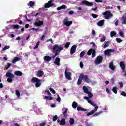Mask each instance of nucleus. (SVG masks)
Segmentation results:
<instances>
[{
	"instance_id": "1",
	"label": "nucleus",
	"mask_w": 126,
	"mask_h": 126,
	"mask_svg": "<svg viewBox=\"0 0 126 126\" xmlns=\"http://www.w3.org/2000/svg\"><path fill=\"white\" fill-rule=\"evenodd\" d=\"M82 80H84L86 83H89L90 82V79L87 75H84L83 73H81L77 81V85H80Z\"/></svg>"
},
{
	"instance_id": "2",
	"label": "nucleus",
	"mask_w": 126,
	"mask_h": 126,
	"mask_svg": "<svg viewBox=\"0 0 126 126\" xmlns=\"http://www.w3.org/2000/svg\"><path fill=\"white\" fill-rule=\"evenodd\" d=\"M63 50V47L62 45H59L58 44H55L52 48L53 53H56L60 55V53Z\"/></svg>"
},
{
	"instance_id": "3",
	"label": "nucleus",
	"mask_w": 126,
	"mask_h": 126,
	"mask_svg": "<svg viewBox=\"0 0 126 126\" xmlns=\"http://www.w3.org/2000/svg\"><path fill=\"white\" fill-rule=\"evenodd\" d=\"M41 80L38 79L36 77H32L31 82H32L33 83H35V87H40L41 86L42 83H41Z\"/></svg>"
},
{
	"instance_id": "4",
	"label": "nucleus",
	"mask_w": 126,
	"mask_h": 126,
	"mask_svg": "<svg viewBox=\"0 0 126 126\" xmlns=\"http://www.w3.org/2000/svg\"><path fill=\"white\" fill-rule=\"evenodd\" d=\"M5 76L6 77H8V78L7 79V81L9 83H11V82H12V78H14L15 77L14 74L9 72H6Z\"/></svg>"
},
{
	"instance_id": "5",
	"label": "nucleus",
	"mask_w": 126,
	"mask_h": 126,
	"mask_svg": "<svg viewBox=\"0 0 126 126\" xmlns=\"http://www.w3.org/2000/svg\"><path fill=\"white\" fill-rule=\"evenodd\" d=\"M103 62V56H97L95 60H94V63L96 65L100 64Z\"/></svg>"
},
{
	"instance_id": "6",
	"label": "nucleus",
	"mask_w": 126,
	"mask_h": 126,
	"mask_svg": "<svg viewBox=\"0 0 126 126\" xmlns=\"http://www.w3.org/2000/svg\"><path fill=\"white\" fill-rule=\"evenodd\" d=\"M105 19H110L111 17H113V15L110 11H106L103 13Z\"/></svg>"
},
{
	"instance_id": "7",
	"label": "nucleus",
	"mask_w": 126,
	"mask_h": 126,
	"mask_svg": "<svg viewBox=\"0 0 126 126\" xmlns=\"http://www.w3.org/2000/svg\"><path fill=\"white\" fill-rule=\"evenodd\" d=\"M54 2V0H49L48 3H46L44 5V7L45 8H49V7H52V6H54L55 5V3H53Z\"/></svg>"
},
{
	"instance_id": "8",
	"label": "nucleus",
	"mask_w": 126,
	"mask_h": 126,
	"mask_svg": "<svg viewBox=\"0 0 126 126\" xmlns=\"http://www.w3.org/2000/svg\"><path fill=\"white\" fill-rule=\"evenodd\" d=\"M64 74L66 79L68 80H71V73L70 72H67V68L65 69Z\"/></svg>"
},
{
	"instance_id": "9",
	"label": "nucleus",
	"mask_w": 126,
	"mask_h": 126,
	"mask_svg": "<svg viewBox=\"0 0 126 126\" xmlns=\"http://www.w3.org/2000/svg\"><path fill=\"white\" fill-rule=\"evenodd\" d=\"M63 24L68 27L72 24V21H68V18L66 17L63 20Z\"/></svg>"
},
{
	"instance_id": "10",
	"label": "nucleus",
	"mask_w": 126,
	"mask_h": 126,
	"mask_svg": "<svg viewBox=\"0 0 126 126\" xmlns=\"http://www.w3.org/2000/svg\"><path fill=\"white\" fill-rule=\"evenodd\" d=\"M114 52H115L114 49H107L104 51V54L106 56H111V53H114Z\"/></svg>"
},
{
	"instance_id": "11",
	"label": "nucleus",
	"mask_w": 126,
	"mask_h": 126,
	"mask_svg": "<svg viewBox=\"0 0 126 126\" xmlns=\"http://www.w3.org/2000/svg\"><path fill=\"white\" fill-rule=\"evenodd\" d=\"M99 108L98 106H96L95 107H94V109L92 110L91 112H88L87 114V116H91V115H93V114L95 113V112H97V110H98V108Z\"/></svg>"
},
{
	"instance_id": "12",
	"label": "nucleus",
	"mask_w": 126,
	"mask_h": 126,
	"mask_svg": "<svg viewBox=\"0 0 126 126\" xmlns=\"http://www.w3.org/2000/svg\"><path fill=\"white\" fill-rule=\"evenodd\" d=\"M76 48H77V46L74 45H73L70 49V55H73L76 51Z\"/></svg>"
},
{
	"instance_id": "13",
	"label": "nucleus",
	"mask_w": 126,
	"mask_h": 126,
	"mask_svg": "<svg viewBox=\"0 0 126 126\" xmlns=\"http://www.w3.org/2000/svg\"><path fill=\"white\" fill-rule=\"evenodd\" d=\"M43 60L45 63H50L52 61V57L45 56L43 57Z\"/></svg>"
},
{
	"instance_id": "14",
	"label": "nucleus",
	"mask_w": 126,
	"mask_h": 126,
	"mask_svg": "<svg viewBox=\"0 0 126 126\" xmlns=\"http://www.w3.org/2000/svg\"><path fill=\"white\" fill-rule=\"evenodd\" d=\"M82 4H86V5H87L88 6H92V5H93V2H89L87 0H83Z\"/></svg>"
},
{
	"instance_id": "15",
	"label": "nucleus",
	"mask_w": 126,
	"mask_h": 126,
	"mask_svg": "<svg viewBox=\"0 0 126 126\" xmlns=\"http://www.w3.org/2000/svg\"><path fill=\"white\" fill-rule=\"evenodd\" d=\"M60 63H61V58L59 57H57L55 59V61L54 62V63L57 65L60 66L61 65V64Z\"/></svg>"
},
{
	"instance_id": "16",
	"label": "nucleus",
	"mask_w": 126,
	"mask_h": 126,
	"mask_svg": "<svg viewBox=\"0 0 126 126\" xmlns=\"http://www.w3.org/2000/svg\"><path fill=\"white\" fill-rule=\"evenodd\" d=\"M120 67L122 68L123 71H125V69H126V64L124 62H121L120 63Z\"/></svg>"
},
{
	"instance_id": "17",
	"label": "nucleus",
	"mask_w": 126,
	"mask_h": 126,
	"mask_svg": "<svg viewBox=\"0 0 126 126\" xmlns=\"http://www.w3.org/2000/svg\"><path fill=\"white\" fill-rule=\"evenodd\" d=\"M43 74H44V71L41 70H38L36 73V76L38 77H42Z\"/></svg>"
},
{
	"instance_id": "18",
	"label": "nucleus",
	"mask_w": 126,
	"mask_h": 126,
	"mask_svg": "<svg viewBox=\"0 0 126 126\" xmlns=\"http://www.w3.org/2000/svg\"><path fill=\"white\" fill-rule=\"evenodd\" d=\"M109 68H110L111 70H115V69H116V66L114 65V62H112L109 63Z\"/></svg>"
},
{
	"instance_id": "19",
	"label": "nucleus",
	"mask_w": 126,
	"mask_h": 126,
	"mask_svg": "<svg viewBox=\"0 0 126 126\" xmlns=\"http://www.w3.org/2000/svg\"><path fill=\"white\" fill-rule=\"evenodd\" d=\"M14 74L17 76H22L23 75L22 72L18 70L15 71Z\"/></svg>"
},
{
	"instance_id": "20",
	"label": "nucleus",
	"mask_w": 126,
	"mask_h": 126,
	"mask_svg": "<svg viewBox=\"0 0 126 126\" xmlns=\"http://www.w3.org/2000/svg\"><path fill=\"white\" fill-rule=\"evenodd\" d=\"M43 24H44V23H43L42 21H38V22H36L34 23V25L35 26H42V25H43Z\"/></svg>"
},
{
	"instance_id": "21",
	"label": "nucleus",
	"mask_w": 126,
	"mask_h": 126,
	"mask_svg": "<svg viewBox=\"0 0 126 126\" xmlns=\"http://www.w3.org/2000/svg\"><path fill=\"white\" fill-rule=\"evenodd\" d=\"M63 110L64 111V112H63V115L64 117H66V116H67V108H63Z\"/></svg>"
},
{
	"instance_id": "22",
	"label": "nucleus",
	"mask_w": 126,
	"mask_h": 126,
	"mask_svg": "<svg viewBox=\"0 0 126 126\" xmlns=\"http://www.w3.org/2000/svg\"><path fill=\"white\" fill-rule=\"evenodd\" d=\"M104 23H105V20H100L97 23V25L98 26H103Z\"/></svg>"
},
{
	"instance_id": "23",
	"label": "nucleus",
	"mask_w": 126,
	"mask_h": 126,
	"mask_svg": "<svg viewBox=\"0 0 126 126\" xmlns=\"http://www.w3.org/2000/svg\"><path fill=\"white\" fill-rule=\"evenodd\" d=\"M88 102L89 103V104H91L93 107H97V104L96 103H94V102L92 101V100L89 99L88 100Z\"/></svg>"
},
{
	"instance_id": "24",
	"label": "nucleus",
	"mask_w": 126,
	"mask_h": 126,
	"mask_svg": "<svg viewBox=\"0 0 126 126\" xmlns=\"http://www.w3.org/2000/svg\"><path fill=\"white\" fill-rule=\"evenodd\" d=\"M83 90L84 93H86V94H87V93H89V91H88V88H87V87L85 86H83Z\"/></svg>"
},
{
	"instance_id": "25",
	"label": "nucleus",
	"mask_w": 126,
	"mask_h": 126,
	"mask_svg": "<svg viewBox=\"0 0 126 126\" xmlns=\"http://www.w3.org/2000/svg\"><path fill=\"white\" fill-rule=\"evenodd\" d=\"M66 8V6L65 5H62L61 6L58 7L57 8V10H61V9H65Z\"/></svg>"
},
{
	"instance_id": "26",
	"label": "nucleus",
	"mask_w": 126,
	"mask_h": 126,
	"mask_svg": "<svg viewBox=\"0 0 126 126\" xmlns=\"http://www.w3.org/2000/svg\"><path fill=\"white\" fill-rule=\"evenodd\" d=\"M20 58L15 57L12 62L13 63H16V62H18V61H20Z\"/></svg>"
},
{
	"instance_id": "27",
	"label": "nucleus",
	"mask_w": 126,
	"mask_h": 126,
	"mask_svg": "<svg viewBox=\"0 0 126 126\" xmlns=\"http://www.w3.org/2000/svg\"><path fill=\"white\" fill-rule=\"evenodd\" d=\"M60 126H64L65 125V119H63L60 122Z\"/></svg>"
},
{
	"instance_id": "28",
	"label": "nucleus",
	"mask_w": 126,
	"mask_h": 126,
	"mask_svg": "<svg viewBox=\"0 0 126 126\" xmlns=\"http://www.w3.org/2000/svg\"><path fill=\"white\" fill-rule=\"evenodd\" d=\"M72 107V108H73V109H76V108L77 107V103H76V102H73Z\"/></svg>"
},
{
	"instance_id": "29",
	"label": "nucleus",
	"mask_w": 126,
	"mask_h": 126,
	"mask_svg": "<svg viewBox=\"0 0 126 126\" xmlns=\"http://www.w3.org/2000/svg\"><path fill=\"white\" fill-rule=\"evenodd\" d=\"M69 124L71 126L74 125V119L73 118H70Z\"/></svg>"
},
{
	"instance_id": "30",
	"label": "nucleus",
	"mask_w": 126,
	"mask_h": 126,
	"mask_svg": "<svg viewBox=\"0 0 126 126\" xmlns=\"http://www.w3.org/2000/svg\"><path fill=\"white\" fill-rule=\"evenodd\" d=\"M94 51V49H90L88 52H87V54L88 56H91V54H92L93 53V51Z\"/></svg>"
},
{
	"instance_id": "31",
	"label": "nucleus",
	"mask_w": 126,
	"mask_h": 126,
	"mask_svg": "<svg viewBox=\"0 0 126 126\" xmlns=\"http://www.w3.org/2000/svg\"><path fill=\"white\" fill-rule=\"evenodd\" d=\"M103 111H99V112H96V113L94 114V117H97L98 116H100V115H101V114H102Z\"/></svg>"
},
{
	"instance_id": "32",
	"label": "nucleus",
	"mask_w": 126,
	"mask_h": 126,
	"mask_svg": "<svg viewBox=\"0 0 126 126\" xmlns=\"http://www.w3.org/2000/svg\"><path fill=\"white\" fill-rule=\"evenodd\" d=\"M117 90H118V88H117L116 87H114L112 89V91L114 93H115V94H117V93H118Z\"/></svg>"
},
{
	"instance_id": "33",
	"label": "nucleus",
	"mask_w": 126,
	"mask_h": 126,
	"mask_svg": "<svg viewBox=\"0 0 126 126\" xmlns=\"http://www.w3.org/2000/svg\"><path fill=\"white\" fill-rule=\"evenodd\" d=\"M117 35V33L116 32L112 31L110 32V36L111 37H114V36H116Z\"/></svg>"
},
{
	"instance_id": "34",
	"label": "nucleus",
	"mask_w": 126,
	"mask_h": 126,
	"mask_svg": "<svg viewBox=\"0 0 126 126\" xmlns=\"http://www.w3.org/2000/svg\"><path fill=\"white\" fill-rule=\"evenodd\" d=\"M122 19L123 21H122V24H126V16H123L122 17Z\"/></svg>"
},
{
	"instance_id": "35",
	"label": "nucleus",
	"mask_w": 126,
	"mask_h": 126,
	"mask_svg": "<svg viewBox=\"0 0 126 126\" xmlns=\"http://www.w3.org/2000/svg\"><path fill=\"white\" fill-rule=\"evenodd\" d=\"M69 45H70V42H66L64 45V48H66V49H68V48L69 47Z\"/></svg>"
},
{
	"instance_id": "36",
	"label": "nucleus",
	"mask_w": 126,
	"mask_h": 126,
	"mask_svg": "<svg viewBox=\"0 0 126 126\" xmlns=\"http://www.w3.org/2000/svg\"><path fill=\"white\" fill-rule=\"evenodd\" d=\"M95 53H96V50L94 49L92 54V58H95V57H96Z\"/></svg>"
},
{
	"instance_id": "37",
	"label": "nucleus",
	"mask_w": 126,
	"mask_h": 126,
	"mask_svg": "<svg viewBox=\"0 0 126 126\" xmlns=\"http://www.w3.org/2000/svg\"><path fill=\"white\" fill-rule=\"evenodd\" d=\"M44 99H46V100H53V97L45 96Z\"/></svg>"
},
{
	"instance_id": "38",
	"label": "nucleus",
	"mask_w": 126,
	"mask_h": 126,
	"mask_svg": "<svg viewBox=\"0 0 126 126\" xmlns=\"http://www.w3.org/2000/svg\"><path fill=\"white\" fill-rule=\"evenodd\" d=\"M46 35H47V33L45 32L43 35H42L41 37V41H44V40H45V37H46Z\"/></svg>"
},
{
	"instance_id": "39",
	"label": "nucleus",
	"mask_w": 126,
	"mask_h": 126,
	"mask_svg": "<svg viewBox=\"0 0 126 126\" xmlns=\"http://www.w3.org/2000/svg\"><path fill=\"white\" fill-rule=\"evenodd\" d=\"M116 41H117V43H122V42H123V40L120 38H116Z\"/></svg>"
},
{
	"instance_id": "40",
	"label": "nucleus",
	"mask_w": 126,
	"mask_h": 126,
	"mask_svg": "<svg viewBox=\"0 0 126 126\" xmlns=\"http://www.w3.org/2000/svg\"><path fill=\"white\" fill-rule=\"evenodd\" d=\"M106 40V36H103L102 37L100 38V42H105Z\"/></svg>"
},
{
	"instance_id": "41",
	"label": "nucleus",
	"mask_w": 126,
	"mask_h": 126,
	"mask_svg": "<svg viewBox=\"0 0 126 126\" xmlns=\"http://www.w3.org/2000/svg\"><path fill=\"white\" fill-rule=\"evenodd\" d=\"M10 47L9 46L6 45L4 47V48L2 49V51H5V50H8Z\"/></svg>"
},
{
	"instance_id": "42",
	"label": "nucleus",
	"mask_w": 126,
	"mask_h": 126,
	"mask_svg": "<svg viewBox=\"0 0 126 126\" xmlns=\"http://www.w3.org/2000/svg\"><path fill=\"white\" fill-rule=\"evenodd\" d=\"M87 94H88L89 98H92V97H93V94L90 92H89V93H87Z\"/></svg>"
},
{
	"instance_id": "43",
	"label": "nucleus",
	"mask_w": 126,
	"mask_h": 126,
	"mask_svg": "<svg viewBox=\"0 0 126 126\" xmlns=\"http://www.w3.org/2000/svg\"><path fill=\"white\" fill-rule=\"evenodd\" d=\"M84 55H85V52L82 51L80 54V58H83V57H84Z\"/></svg>"
},
{
	"instance_id": "44",
	"label": "nucleus",
	"mask_w": 126,
	"mask_h": 126,
	"mask_svg": "<svg viewBox=\"0 0 126 126\" xmlns=\"http://www.w3.org/2000/svg\"><path fill=\"white\" fill-rule=\"evenodd\" d=\"M34 4H35V3L33 1H30L29 2V5L31 6V7H32V6H33V5H34Z\"/></svg>"
},
{
	"instance_id": "45",
	"label": "nucleus",
	"mask_w": 126,
	"mask_h": 126,
	"mask_svg": "<svg viewBox=\"0 0 126 126\" xmlns=\"http://www.w3.org/2000/svg\"><path fill=\"white\" fill-rule=\"evenodd\" d=\"M16 95L18 96V97H20V93H19V91H18L17 90H16Z\"/></svg>"
},
{
	"instance_id": "46",
	"label": "nucleus",
	"mask_w": 126,
	"mask_h": 126,
	"mask_svg": "<svg viewBox=\"0 0 126 126\" xmlns=\"http://www.w3.org/2000/svg\"><path fill=\"white\" fill-rule=\"evenodd\" d=\"M119 35L120 36H121V37H125V34L124 33V32H122V31H120L119 32Z\"/></svg>"
},
{
	"instance_id": "47",
	"label": "nucleus",
	"mask_w": 126,
	"mask_h": 126,
	"mask_svg": "<svg viewBox=\"0 0 126 126\" xmlns=\"http://www.w3.org/2000/svg\"><path fill=\"white\" fill-rule=\"evenodd\" d=\"M49 90L51 92H52L53 94H56V91L53 88H50Z\"/></svg>"
},
{
	"instance_id": "48",
	"label": "nucleus",
	"mask_w": 126,
	"mask_h": 126,
	"mask_svg": "<svg viewBox=\"0 0 126 126\" xmlns=\"http://www.w3.org/2000/svg\"><path fill=\"white\" fill-rule=\"evenodd\" d=\"M40 44V41H38L36 44L35 46L34 47L33 49L35 50V49L38 48V47H39V44Z\"/></svg>"
},
{
	"instance_id": "49",
	"label": "nucleus",
	"mask_w": 126,
	"mask_h": 126,
	"mask_svg": "<svg viewBox=\"0 0 126 126\" xmlns=\"http://www.w3.org/2000/svg\"><path fill=\"white\" fill-rule=\"evenodd\" d=\"M13 28H14V29H19V25H14Z\"/></svg>"
},
{
	"instance_id": "50",
	"label": "nucleus",
	"mask_w": 126,
	"mask_h": 126,
	"mask_svg": "<svg viewBox=\"0 0 126 126\" xmlns=\"http://www.w3.org/2000/svg\"><path fill=\"white\" fill-rule=\"evenodd\" d=\"M55 54L54 55L52 56V59H55L57 57V56H60V54H58V53H57V52H54Z\"/></svg>"
},
{
	"instance_id": "51",
	"label": "nucleus",
	"mask_w": 126,
	"mask_h": 126,
	"mask_svg": "<svg viewBox=\"0 0 126 126\" xmlns=\"http://www.w3.org/2000/svg\"><path fill=\"white\" fill-rule=\"evenodd\" d=\"M58 120V115H55L53 117V122H56Z\"/></svg>"
},
{
	"instance_id": "52",
	"label": "nucleus",
	"mask_w": 126,
	"mask_h": 126,
	"mask_svg": "<svg viewBox=\"0 0 126 126\" xmlns=\"http://www.w3.org/2000/svg\"><path fill=\"white\" fill-rule=\"evenodd\" d=\"M46 93H47L48 95L49 96H52V94H51V93L50 92V91H49V90H47L45 91Z\"/></svg>"
},
{
	"instance_id": "53",
	"label": "nucleus",
	"mask_w": 126,
	"mask_h": 126,
	"mask_svg": "<svg viewBox=\"0 0 126 126\" xmlns=\"http://www.w3.org/2000/svg\"><path fill=\"white\" fill-rule=\"evenodd\" d=\"M109 46V41H107L104 44L103 48H107V47Z\"/></svg>"
},
{
	"instance_id": "54",
	"label": "nucleus",
	"mask_w": 126,
	"mask_h": 126,
	"mask_svg": "<svg viewBox=\"0 0 126 126\" xmlns=\"http://www.w3.org/2000/svg\"><path fill=\"white\" fill-rule=\"evenodd\" d=\"M92 17H93V18H97V17H98V15L95 14H92Z\"/></svg>"
},
{
	"instance_id": "55",
	"label": "nucleus",
	"mask_w": 126,
	"mask_h": 126,
	"mask_svg": "<svg viewBox=\"0 0 126 126\" xmlns=\"http://www.w3.org/2000/svg\"><path fill=\"white\" fill-rule=\"evenodd\" d=\"M57 101L58 102H61V97H60L59 95H57Z\"/></svg>"
},
{
	"instance_id": "56",
	"label": "nucleus",
	"mask_w": 126,
	"mask_h": 126,
	"mask_svg": "<svg viewBox=\"0 0 126 126\" xmlns=\"http://www.w3.org/2000/svg\"><path fill=\"white\" fill-rule=\"evenodd\" d=\"M121 95L122 96H124L125 97H126V93L125 92H122V93L121 94Z\"/></svg>"
},
{
	"instance_id": "57",
	"label": "nucleus",
	"mask_w": 126,
	"mask_h": 126,
	"mask_svg": "<svg viewBox=\"0 0 126 126\" xmlns=\"http://www.w3.org/2000/svg\"><path fill=\"white\" fill-rule=\"evenodd\" d=\"M80 66L81 68H83V63H82V62L80 63Z\"/></svg>"
},
{
	"instance_id": "58",
	"label": "nucleus",
	"mask_w": 126,
	"mask_h": 126,
	"mask_svg": "<svg viewBox=\"0 0 126 126\" xmlns=\"http://www.w3.org/2000/svg\"><path fill=\"white\" fill-rule=\"evenodd\" d=\"M77 111H81V110H82V107L78 106L77 107Z\"/></svg>"
},
{
	"instance_id": "59",
	"label": "nucleus",
	"mask_w": 126,
	"mask_h": 126,
	"mask_svg": "<svg viewBox=\"0 0 126 126\" xmlns=\"http://www.w3.org/2000/svg\"><path fill=\"white\" fill-rule=\"evenodd\" d=\"M47 42H51V43L53 44V39L50 38L49 39H47Z\"/></svg>"
},
{
	"instance_id": "60",
	"label": "nucleus",
	"mask_w": 126,
	"mask_h": 126,
	"mask_svg": "<svg viewBox=\"0 0 126 126\" xmlns=\"http://www.w3.org/2000/svg\"><path fill=\"white\" fill-rule=\"evenodd\" d=\"M46 126V123H40L39 126Z\"/></svg>"
},
{
	"instance_id": "61",
	"label": "nucleus",
	"mask_w": 126,
	"mask_h": 126,
	"mask_svg": "<svg viewBox=\"0 0 126 126\" xmlns=\"http://www.w3.org/2000/svg\"><path fill=\"white\" fill-rule=\"evenodd\" d=\"M90 44L91 45H93V47H96V44H95V43L91 42Z\"/></svg>"
},
{
	"instance_id": "62",
	"label": "nucleus",
	"mask_w": 126,
	"mask_h": 126,
	"mask_svg": "<svg viewBox=\"0 0 126 126\" xmlns=\"http://www.w3.org/2000/svg\"><path fill=\"white\" fill-rule=\"evenodd\" d=\"M11 65V64H10V63H8L7 65V68H9Z\"/></svg>"
},
{
	"instance_id": "63",
	"label": "nucleus",
	"mask_w": 126,
	"mask_h": 126,
	"mask_svg": "<svg viewBox=\"0 0 126 126\" xmlns=\"http://www.w3.org/2000/svg\"><path fill=\"white\" fill-rule=\"evenodd\" d=\"M74 13V12L72 10H71V11H69V14H70V15L73 14Z\"/></svg>"
},
{
	"instance_id": "64",
	"label": "nucleus",
	"mask_w": 126,
	"mask_h": 126,
	"mask_svg": "<svg viewBox=\"0 0 126 126\" xmlns=\"http://www.w3.org/2000/svg\"><path fill=\"white\" fill-rule=\"evenodd\" d=\"M25 28H26V29L29 28V24H27L25 26Z\"/></svg>"
}]
</instances>
